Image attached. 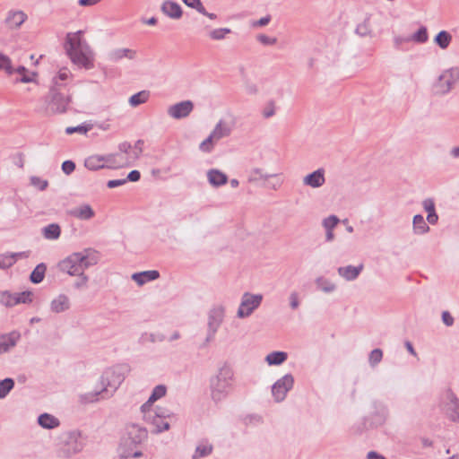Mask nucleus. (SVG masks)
<instances>
[{"label": "nucleus", "instance_id": "1", "mask_svg": "<svg viewBox=\"0 0 459 459\" xmlns=\"http://www.w3.org/2000/svg\"><path fill=\"white\" fill-rule=\"evenodd\" d=\"M84 35L83 30L67 32L63 48L72 64L79 68L90 70L94 67L95 52Z\"/></svg>", "mask_w": 459, "mask_h": 459}, {"label": "nucleus", "instance_id": "2", "mask_svg": "<svg viewBox=\"0 0 459 459\" xmlns=\"http://www.w3.org/2000/svg\"><path fill=\"white\" fill-rule=\"evenodd\" d=\"M100 254L94 248L87 247L81 251L73 252L62 260L56 267L64 274L74 277L75 274L84 273L90 267L99 264Z\"/></svg>", "mask_w": 459, "mask_h": 459}, {"label": "nucleus", "instance_id": "3", "mask_svg": "<svg viewBox=\"0 0 459 459\" xmlns=\"http://www.w3.org/2000/svg\"><path fill=\"white\" fill-rule=\"evenodd\" d=\"M143 152V142L138 140L134 146L129 143H122L118 146V152L106 155L107 169H120L130 166L136 160Z\"/></svg>", "mask_w": 459, "mask_h": 459}, {"label": "nucleus", "instance_id": "4", "mask_svg": "<svg viewBox=\"0 0 459 459\" xmlns=\"http://www.w3.org/2000/svg\"><path fill=\"white\" fill-rule=\"evenodd\" d=\"M146 438V431L139 426L133 425L128 429L127 437L120 443L117 453L120 459L140 458L143 452L140 445Z\"/></svg>", "mask_w": 459, "mask_h": 459}, {"label": "nucleus", "instance_id": "5", "mask_svg": "<svg viewBox=\"0 0 459 459\" xmlns=\"http://www.w3.org/2000/svg\"><path fill=\"white\" fill-rule=\"evenodd\" d=\"M234 382L233 368L227 364L222 365L218 373L211 380L212 398L215 402L223 400L232 390Z\"/></svg>", "mask_w": 459, "mask_h": 459}, {"label": "nucleus", "instance_id": "6", "mask_svg": "<svg viewBox=\"0 0 459 459\" xmlns=\"http://www.w3.org/2000/svg\"><path fill=\"white\" fill-rule=\"evenodd\" d=\"M124 381V375L117 368H107L100 377L101 389L99 392H90L80 395V401L83 403H95L99 401L101 393L108 388L116 390Z\"/></svg>", "mask_w": 459, "mask_h": 459}, {"label": "nucleus", "instance_id": "7", "mask_svg": "<svg viewBox=\"0 0 459 459\" xmlns=\"http://www.w3.org/2000/svg\"><path fill=\"white\" fill-rule=\"evenodd\" d=\"M141 411L143 414V420L152 425L156 433H160L169 429V424L165 420L169 415L168 411L163 408L157 407L155 409L149 408V404H143Z\"/></svg>", "mask_w": 459, "mask_h": 459}, {"label": "nucleus", "instance_id": "8", "mask_svg": "<svg viewBox=\"0 0 459 459\" xmlns=\"http://www.w3.org/2000/svg\"><path fill=\"white\" fill-rule=\"evenodd\" d=\"M459 82V68L451 67L444 70L435 83L437 93L446 94Z\"/></svg>", "mask_w": 459, "mask_h": 459}, {"label": "nucleus", "instance_id": "9", "mask_svg": "<svg viewBox=\"0 0 459 459\" xmlns=\"http://www.w3.org/2000/svg\"><path fill=\"white\" fill-rule=\"evenodd\" d=\"M85 446V442L81 432L72 431L68 434L67 438L60 450V455L64 458H70L81 453Z\"/></svg>", "mask_w": 459, "mask_h": 459}, {"label": "nucleus", "instance_id": "10", "mask_svg": "<svg viewBox=\"0 0 459 459\" xmlns=\"http://www.w3.org/2000/svg\"><path fill=\"white\" fill-rule=\"evenodd\" d=\"M262 300V294L244 292L237 311V316L241 319L250 316L253 312L260 306Z\"/></svg>", "mask_w": 459, "mask_h": 459}, {"label": "nucleus", "instance_id": "11", "mask_svg": "<svg viewBox=\"0 0 459 459\" xmlns=\"http://www.w3.org/2000/svg\"><path fill=\"white\" fill-rule=\"evenodd\" d=\"M70 104V97L58 92H52L45 105V113L48 115L61 114L67 110Z\"/></svg>", "mask_w": 459, "mask_h": 459}, {"label": "nucleus", "instance_id": "12", "mask_svg": "<svg viewBox=\"0 0 459 459\" xmlns=\"http://www.w3.org/2000/svg\"><path fill=\"white\" fill-rule=\"evenodd\" d=\"M293 384L294 378L290 374H286L278 379L272 386V394L275 402L280 403L283 401L287 393L293 387Z\"/></svg>", "mask_w": 459, "mask_h": 459}, {"label": "nucleus", "instance_id": "13", "mask_svg": "<svg viewBox=\"0 0 459 459\" xmlns=\"http://www.w3.org/2000/svg\"><path fill=\"white\" fill-rule=\"evenodd\" d=\"M32 292L23 291L20 293H11L3 291L0 294V302L6 307H13L17 304H26L32 301Z\"/></svg>", "mask_w": 459, "mask_h": 459}, {"label": "nucleus", "instance_id": "14", "mask_svg": "<svg viewBox=\"0 0 459 459\" xmlns=\"http://www.w3.org/2000/svg\"><path fill=\"white\" fill-rule=\"evenodd\" d=\"M225 314V308L222 306L213 307L208 314V338H213L214 334L221 326Z\"/></svg>", "mask_w": 459, "mask_h": 459}, {"label": "nucleus", "instance_id": "15", "mask_svg": "<svg viewBox=\"0 0 459 459\" xmlns=\"http://www.w3.org/2000/svg\"><path fill=\"white\" fill-rule=\"evenodd\" d=\"M194 110V103L192 100H183L167 108V114L173 119H182L187 117Z\"/></svg>", "mask_w": 459, "mask_h": 459}, {"label": "nucleus", "instance_id": "16", "mask_svg": "<svg viewBox=\"0 0 459 459\" xmlns=\"http://www.w3.org/2000/svg\"><path fill=\"white\" fill-rule=\"evenodd\" d=\"M27 14L22 10H10L4 18V24L10 30H18L27 20Z\"/></svg>", "mask_w": 459, "mask_h": 459}, {"label": "nucleus", "instance_id": "17", "mask_svg": "<svg viewBox=\"0 0 459 459\" xmlns=\"http://www.w3.org/2000/svg\"><path fill=\"white\" fill-rule=\"evenodd\" d=\"M137 56V51L129 48H116L108 54L110 62L117 63L122 60H134Z\"/></svg>", "mask_w": 459, "mask_h": 459}, {"label": "nucleus", "instance_id": "18", "mask_svg": "<svg viewBox=\"0 0 459 459\" xmlns=\"http://www.w3.org/2000/svg\"><path fill=\"white\" fill-rule=\"evenodd\" d=\"M325 183V171L324 169H318L302 178V184L304 186L311 188H319Z\"/></svg>", "mask_w": 459, "mask_h": 459}, {"label": "nucleus", "instance_id": "19", "mask_svg": "<svg viewBox=\"0 0 459 459\" xmlns=\"http://www.w3.org/2000/svg\"><path fill=\"white\" fill-rule=\"evenodd\" d=\"M235 127V121L234 119L231 121H227L223 118L220 119L211 134H212V137H215L218 141H220L222 138L228 137L231 134L233 129Z\"/></svg>", "mask_w": 459, "mask_h": 459}, {"label": "nucleus", "instance_id": "20", "mask_svg": "<svg viewBox=\"0 0 459 459\" xmlns=\"http://www.w3.org/2000/svg\"><path fill=\"white\" fill-rule=\"evenodd\" d=\"M446 412L448 417L455 420L459 421V399L452 391H447L446 394Z\"/></svg>", "mask_w": 459, "mask_h": 459}, {"label": "nucleus", "instance_id": "21", "mask_svg": "<svg viewBox=\"0 0 459 459\" xmlns=\"http://www.w3.org/2000/svg\"><path fill=\"white\" fill-rule=\"evenodd\" d=\"M69 215L72 217L81 220V221H88L92 219L95 216V212L92 207L88 204H82L74 208H72L68 212Z\"/></svg>", "mask_w": 459, "mask_h": 459}, {"label": "nucleus", "instance_id": "22", "mask_svg": "<svg viewBox=\"0 0 459 459\" xmlns=\"http://www.w3.org/2000/svg\"><path fill=\"white\" fill-rule=\"evenodd\" d=\"M20 338L21 334L15 331L0 335V354L11 351L17 344Z\"/></svg>", "mask_w": 459, "mask_h": 459}, {"label": "nucleus", "instance_id": "23", "mask_svg": "<svg viewBox=\"0 0 459 459\" xmlns=\"http://www.w3.org/2000/svg\"><path fill=\"white\" fill-rule=\"evenodd\" d=\"M160 10L165 15L175 20L180 19L183 14L181 6L171 0L164 1L161 4Z\"/></svg>", "mask_w": 459, "mask_h": 459}, {"label": "nucleus", "instance_id": "24", "mask_svg": "<svg viewBox=\"0 0 459 459\" xmlns=\"http://www.w3.org/2000/svg\"><path fill=\"white\" fill-rule=\"evenodd\" d=\"M363 268L364 266L362 264L357 266L346 265L339 267L337 269V272L340 277L343 278L348 281H351L356 280L359 277Z\"/></svg>", "mask_w": 459, "mask_h": 459}, {"label": "nucleus", "instance_id": "25", "mask_svg": "<svg viewBox=\"0 0 459 459\" xmlns=\"http://www.w3.org/2000/svg\"><path fill=\"white\" fill-rule=\"evenodd\" d=\"M206 176L209 184L213 187H220L228 182L227 175L217 169H209Z\"/></svg>", "mask_w": 459, "mask_h": 459}, {"label": "nucleus", "instance_id": "26", "mask_svg": "<svg viewBox=\"0 0 459 459\" xmlns=\"http://www.w3.org/2000/svg\"><path fill=\"white\" fill-rule=\"evenodd\" d=\"M30 255L29 251H23L13 254L0 255V268L6 269L11 267L18 259L28 258Z\"/></svg>", "mask_w": 459, "mask_h": 459}, {"label": "nucleus", "instance_id": "27", "mask_svg": "<svg viewBox=\"0 0 459 459\" xmlns=\"http://www.w3.org/2000/svg\"><path fill=\"white\" fill-rule=\"evenodd\" d=\"M70 299L65 294H59L50 302V309L54 313H61L68 310Z\"/></svg>", "mask_w": 459, "mask_h": 459}, {"label": "nucleus", "instance_id": "28", "mask_svg": "<svg viewBox=\"0 0 459 459\" xmlns=\"http://www.w3.org/2000/svg\"><path fill=\"white\" fill-rule=\"evenodd\" d=\"M84 166L89 170H98L107 168L106 155H91L85 159Z\"/></svg>", "mask_w": 459, "mask_h": 459}, {"label": "nucleus", "instance_id": "29", "mask_svg": "<svg viewBox=\"0 0 459 459\" xmlns=\"http://www.w3.org/2000/svg\"><path fill=\"white\" fill-rule=\"evenodd\" d=\"M160 273L156 270L143 271L135 273L132 275V279L139 285L142 286L148 281L158 279Z\"/></svg>", "mask_w": 459, "mask_h": 459}, {"label": "nucleus", "instance_id": "30", "mask_svg": "<svg viewBox=\"0 0 459 459\" xmlns=\"http://www.w3.org/2000/svg\"><path fill=\"white\" fill-rule=\"evenodd\" d=\"M14 73L21 75L20 78L15 80V83L22 82V83H29V82H35L36 78L38 76L36 72L30 71L23 65H20L17 68H14Z\"/></svg>", "mask_w": 459, "mask_h": 459}, {"label": "nucleus", "instance_id": "31", "mask_svg": "<svg viewBox=\"0 0 459 459\" xmlns=\"http://www.w3.org/2000/svg\"><path fill=\"white\" fill-rule=\"evenodd\" d=\"M39 425L46 429H53L60 425L59 420L52 414L42 413L38 417Z\"/></svg>", "mask_w": 459, "mask_h": 459}, {"label": "nucleus", "instance_id": "32", "mask_svg": "<svg viewBox=\"0 0 459 459\" xmlns=\"http://www.w3.org/2000/svg\"><path fill=\"white\" fill-rule=\"evenodd\" d=\"M288 354L285 351H273L266 355L264 360L269 366H279L286 361Z\"/></svg>", "mask_w": 459, "mask_h": 459}, {"label": "nucleus", "instance_id": "33", "mask_svg": "<svg viewBox=\"0 0 459 459\" xmlns=\"http://www.w3.org/2000/svg\"><path fill=\"white\" fill-rule=\"evenodd\" d=\"M413 232L417 235H422L429 231V227L420 214H417L412 220Z\"/></svg>", "mask_w": 459, "mask_h": 459}, {"label": "nucleus", "instance_id": "34", "mask_svg": "<svg viewBox=\"0 0 459 459\" xmlns=\"http://www.w3.org/2000/svg\"><path fill=\"white\" fill-rule=\"evenodd\" d=\"M42 235L46 239L56 240L61 235V228L56 223L49 224L42 229Z\"/></svg>", "mask_w": 459, "mask_h": 459}, {"label": "nucleus", "instance_id": "35", "mask_svg": "<svg viewBox=\"0 0 459 459\" xmlns=\"http://www.w3.org/2000/svg\"><path fill=\"white\" fill-rule=\"evenodd\" d=\"M150 91L143 90L141 91L134 95H132L129 100L128 103L131 107L135 108L139 105L144 104L148 101L150 99Z\"/></svg>", "mask_w": 459, "mask_h": 459}, {"label": "nucleus", "instance_id": "36", "mask_svg": "<svg viewBox=\"0 0 459 459\" xmlns=\"http://www.w3.org/2000/svg\"><path fill=\"white\" fill-rule=\"evenodd\" d=\"M452 41V35L446 30H441L434 39V42L441 48L446 49L448 48Z\"/></svg>", "mask_w": 459, "mask_h": 459}, {"label": "nucleus", "instance_id": "37", "mask_svg": "<svg viewBox=\"0 0 459 459\" xmlns=\"http://www.w3.org/2000/svg\"><path fill=\"white\" fill-rule=\"evenodd\" d=\"M316 285L318 290L325 293H331L336 290L335 283L324 277H318L316 280Z\"/></svg>", "mask_w": 459, "mask_h": 459}, {"label": "nucleus", "instance_id": "38", "mask_svg": "<svg viewBox=\"0 0 459 459\" xmlns=\"http://www.w3.org/2000/svg\"><path fill=\"white\" fill-rule=\"evenodd\" d=\"M167 392V388L163 385H159L154 387L151 396L149 397L148 401L144 404H149V408H152V405L154 402L157 400L162 398Z\"/></svg>", "mask_w": 459, "mask_h": 459}, {"label": "nucleus", "instance_id": "39", "mask_svg": "<svg viewBox=\"0 0 459 459\" xmlns=\"http://www.w3.org/2000/svg\"><path fill=\"white\" fill-rule=\"evenodd\" d=\"M356 33L360 37H372L373 30L368 19H365L363 22L358 24L356 28Z\"/></svg>", "mask_w": 459, "mask_h": 459}, {"label": "nucleus", "instance_id": "40", "mask_svg": "<svg viewBox=\"0 0 459 459\" xmlns=\"http://www.w3.org/2000/svg\"><path fill=\"white\" fill-rule=\"evenodd\" d=\"M47 266L41 263L38 264L30 274V281L34 283H39L43 281Z\"/></svg>", "mask_w": 459, "mask_h": 459}, {"label": "nucleus", "instance_id": "41", "mask_svg": "<svg viewBox=\"0 0 459 459\" xmlns=\"http://www.w3.org/2000/svg\"><path fill=\"white\" fill-rule=\"evenodd\" d=\"M0 71H4L6 74L12 75L14 74V67L12 65V60L6 55L0 52Z\"/></svg>", "mask_w": 459, "mask_h": 459}, {"label": "nucleus", "instance_id": "42", "mask_svg": "<svg viewBox=\"0 0 459 459\" xmlns=\"http://www.w3.org/2000/svg\"><path fill=\"white\" fill-rule=\"evenodd\" d=\"M74 277H77L75 281L73 284V287L77 290H85L88 288L90 278L89 276L84 273H81L78 274H75Z\"/></svg>", "mask_w": 459, "mask_h": 459}, {"label": "nucleus", "instance_id": "43", "mask_svg": "<svg viewBox=\"0 0 459 459\" xmlns=\"http://www.w3.org/2000/svg\"><path fill=\"white\" fill-rule=\"evenodd\" d=\"M212 451V446L208 443H201L197 446L193 459H198L200 457L210 455Z\"/></svg>", "mask_w": 459, "mask_h": 459}, {"label": "nucleus", "instance_id": "44", "mask_svg": "<svg viewBox=\"0 0 459 459\" xmlns=\"http://www.w3.org/2000/svg\"><path fill=\"white\" fill-rule=\"evenodd\" d=\"M72 76V73L66 67L61 68L56 75L53 78V82L56 86H62L63 82L68 80Z\"/></svg>", "mask_w": 459, "mask_h": 459}, {"label": "nucleus", "instance_id": "45", "mask_svg": "<svg viewBox=\"0 0 459 459\" xmlns=\"http://www.w3.org/2000/svg\"><path fill=\"white\" fill-rule=\"evenodd\" d=\"M231 30L229 28L214 29L209 32V37L213 40H222L227 34H230Z\"/></svg>", "mask_w": 459, "mask_h": 459}, {"label": "nucleus", "instance_id": "46", "mask_svg": "<svg viewBox=\"0 0 459 459\" xmlns=\"http://www.w3.org/2000/svg\"><path fill=\"white\" fill-rule=\"evenodd\" d=\"M217 142L218 140L210 134L209 136L200 143L199 149L204 152H210Z\"/></svg>", "mask_w": 459, "mask_h": 459}, {"label": "nucleus", "instance_id": "47", "mask_svg": "<svg viewBox=\"0 0 459 459\" xmlns=\"http://www.w3.org/2000/svg\"><path fill=\"white\" fill-rule=\"evenodd\" d=\"M14 382L12 378H5L0 382V399L4 398L13 388Z\"/></svg>", "mask_w": 459, "mask_h": 459}, {"label": "nucleus", "instance_id": "48", "mask_svg": "<svg viewBox=\"0 0 459 459\" xmlns=\"http://www.w3.org/2000/svg\"><path fill=\"white\" fill-rule=\"evenodd\" d=\"M339 221L340 220L336 215H330L322 221V225L325 230H333Z\"/></svg>", "mask_w": 459, "mask_h": 459}, {"label": "nucleus", "instance_id": "49", "mask_svg": "<svg viewBox=\"0 0 459 459\" xmlns=\"http://www.w3.org/2000/svg\"><path fill=\"white\" fill-rule=\"evenodd\" d=\"M258 179L268 180L269 179V175L264 173L262 169H258V168L253 169L250 171L248 181L249 182H255V181H256Z\"/></svg>", "mask_w": 459, "mask_h": 459}, {"label": "nucleus", "instance_id": "50", "mask_svg": "<svg viewBox=\"0 0 459 459\" xmlns=\"http://www.w3.org/2000/svg\"><path fill=\"white\" fill-rule=\"evenodd\" d=\"M92 126L91 125H80L77 126H69L65 129V133L67 134H72L74 133H78L82 134H87Z\"/></svg>", "mask_w": 459, "mask_h": 459}, {"label": "nucleus", "instance_id": "51", "mask_svg": "<svg viewBox=\"0 0 459 459\" xmlns=\"http://www.w3.org/2000/svg\"><path fill=\"white\" fill-rule=\"evenodd\" d=\"M276 104L274 101H269L267 102L262 110V116L264 118H270L273 117L276 113Z\"/></svg>", "mask_w": 459, "mask_h": 459}, {"label": "nucleus", "instance_id": "52", "mask_svg": "<svg viewBox=\"0 0 459 459\" xmlns=\"http://www.w3.org/2000/svg\"><path fill=\"white\" fill-rule=\"evenodd\" d=\"M30 184L38 188L39 190H44L47 188V186H48V180L46 179H43L39 177H37V176H32L30 177Z\"/></svg>", "mask_w": 459, "mask_h": 459}, {"label": "nucleus", "instance_id": "53", "mask_svg": "<svg viewBox=\"0 0 459 459\" xmlns=\"http://www.w3.org/2000/svg\"><path fill=\"white\" fill-rule=\"evenodd\" d=\"M182 1L186 6L195 9L198 13H205V8H204L203 3L201 2V0H182Z\"/></svg>", "mask_w": 459, "mask_h": 459}, {"label": "nucleus", "instance_id": "54", "mask_svg": "<svg viewBox=\"0 0 459 459\" xmlns=\"http://www.w3.org/2000/svg\"><path fill=\"white\" fill-rule=\"evenodd\" d=\"M383 358V352L380 349H375L373 350L368 357V361L371 366H376L377 363L381 361Z\"/></svg>", "mask_w": 459, "mask_h": 459}, {"label": "nucleus", "instance_id": "55", "mask_svg": "<svg viewBox=\"0 0 459 459\" xmlns=\"http://www.w3.org/2000/svg\"><path fill=\"white\" fill-rule=\"evenodd\" d=\"M412 39L418 42H426L428 39L427 29L424 27L419 29L418 31L413 35Z\"/></svg>", "mask_w": 459, "mask_h": 459}, {"label": "nucleus", "instance_id": "56", "mask_svg": "<svg viewBox=\"0 0 459 459\" xmlns=\"http://www.w3.org/2000/svg\"><path fill=\"white\" fill-rule=\"evenodd\" d=\"M290 307L291 309L296 310L299 307V295L297 291H292L289 295Z\"/></svg>", "mask_w": 459, "mask_h": 459}, {"label": "nucleus", "instance_id": "57", "mask_svg": "<svg viewBox=\"0 0 459 459\" xmlns=\"http://www.w3.org/2000/svg\"><path fill=\"white\" fill-rule=\"evenodd\" d=\"M269 178L275 179V181L271 185V187L274 190L279 189L283 184L281 174L269 175Z\"/></svg>", "mask_w": 459, "mask_h": 459}, {"label": "nucleus", "instance_id": "58", "mask_svg": "<svg viewBox=\"0 0 459 459\" xmlns=\"http://www.w3.org/2000/svg\"><path fill=\"white\" fill-rule=\"evenodd\" d=\"M422 207L428 213L436 212L435 204L431 198H427V199L423 200Z\"/></svg>", "mask_w": 459, "mask_h": 459}, {"label": "nucleus", "instance_id": "59", "mask_svg": "<svg viewBox=\"0 0 459 459\" xmlns=\"http://www.w3.org/2000/svg\"><path fill=\"white\" fill-rule=\"evenodd\" d=\"M74 169H75V164L72 160H65L62 164V170L66 175L71 174L74 170Z\"/></svg>", "mask_w": 459, "mask_h": 459}, {"label": "nucleus", "instance_id": "60", "mask_svg": "<svg viewBox=\"0 0 459 459\" xmlns=\"http://www.w3.org/2000/svg\"><path fill=\"white\" fill-rule=\"evenodd\" d=\"M257 40L264 45H273L276 43L275 38H270L264 34L258 35Z\"/></svg>", "mask_w": 459, "mask_h": 459}, {"label": "nucleus", "instance_id": "61", "mask_svg": "<svg viewBox=\"0 0 459 459\" xmlns=\"http://www.w3.org/2000/svg\"><path fill=\"white\" fill-rule=\"evenodd\" d=\"M127 182V179L122 178V179H112L108 181L107 186L108 188H115L120 186H123Z\"/></svg>", "mask_w": 459, "mask_h": 459}, {"label": "nucleus", "instance_id": "62", "mask_svg": "<svg viewBox=\"0 0 459 459\" xmlns=\"http://www.w3.org/2000/svg\"><path fill=\"white\" fill-rule=\"evenodd\" d=\"M442 320L443 323L447 326H451L454 324V318L447 311H444L442 313Z\"/></svg>", "mask_w": 459, "mask_h": 459}, {"label": "nucleus", "instance_id": "63", "mask_svg": "<svg viewBox=\"0 0 459 459\" xmlns=\"http://www.w3.org/2000/svg\"><path fill=\"white\" fill-rule=\"evenodd\" d=\"M140 178L141 174L138 170H132L126 179L131 182H137L140 179Z\"/></svg>", "mask_w": 459, "mask_h": 459}, {"label": "nucleus", "instance_id": "64", "mask_svg": "<svg viewBox=\"0 0 459 459\" xmlns=\"http://www.w3.org/2000/svg\"><path fill=\"white\" fill-rule=\"evenodd\" d=\"M269 22H270V17L265 16V17H262L258 21L254 22L252 25H253V27H262V26L267 25L269 23Z\"/></svg>", "mask_w": 459, "mask_h": 459}]
</instances>
